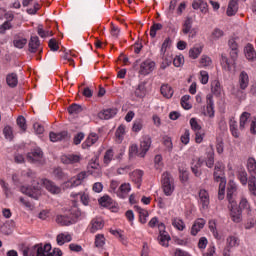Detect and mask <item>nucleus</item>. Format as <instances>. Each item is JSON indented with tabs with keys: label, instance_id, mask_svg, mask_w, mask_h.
I'll return each instance as SVG.
<instances>
[{
	"label": "nucleus",
	"instance_id": "29",
	"mask_svg": "<svg viewBox=\"0 0 256 256\" xmlns=\"http://www.w3.org/2000/svg\"><path fill=\"white\" fill-rule=\"evenodd\" d=\"M160 91L163 97H165L166 99H171V97H173V88L168 84H163L160 88Z\"/></svg>",
	"mask_w": 256,
	"mask_h": 256
},
{
	"label": "nucleus",
	"instance_id": "12",
	"mask_svg": "<svg viewBox=\"0 0 256 256\" xmlns=\"http://www.w3.org/2000/svg\"><path fill=\"white\" fill-rule=\"evenodd\" d=\"M150 147H151V137L143 136L142 140L140 141V153H138V157H145Z\"/></svg>",
	"mask_w": 256,
	"mask_h": 256
},
{
	"label": "nucleus",
	"instance_id": "21",
	"mask_svg": "<svg viewBox=\"0 0 256 256\" xmlns=\"http://www.w3.org/2000/svg\"><path fill=\"white\" fill-rule=\"evenodd\" d=\"M104 226L105 224L103 223V220L101 218H94L91 221L90 232L96 233V231L103 229Z\"/></svg>",
	"mask_w": 256,
	"mask_h": 256
},
{
	"label": "nucleus",
	"instance_id": "1",
	"mask_svg": "<svg viewBox=\"0 0 256 256\" xmlns=\"http://www.w3.org/2000/svg\"><path fill=\"white\" fill-rule=\"evenodd\" d=\"M163 193L167 197H171L175 191V178L169 172H164L161 178Z\"/></svg>",
	"mask_w": 256,
	"mask_h": 256
},
{
	"label": "nucleus",
	"instance_id": "18",
	"mask_svg": "<svg viewBox=\"0 0 256 256\" xmlns=\"http://www.w3.org/2000/svg\"><path fill=\"white\" fill-rule=\"evenodd\" d=\"M244 53H245V57H246V59H248V61H255L256 52H255V48H253L252 44L248 43L245 46Z\"/></svg>",
	"mask_w": 256,
	"mask_h": 256
},
{
	"label": "nucleus",
	"instance_id": "54",
	"mask_svg": "<svg viewBox=\"0 0 256 256\" xmlns=\"http://www.w3.org/2000/svg\"><path fill=\"white\" fill-rule=\"evenodd\" d=\"M161 29H163V25L161 23H156V24L152 25L150 28V36L152 38L156 37L157 31H161Z\"/></svg>",
	"mask_w": 256,
	"mask_h": 256
},
{
	"label": "nucleus",
	"instance_id": "11",
	"mask_svg": "<svg viewBox=\"0 0 256 256\" xmlns=\"http://www.w3.org/2000/svg\"><path fill=\"white\" fill-rule=\"evenodd\" d=\"M28 47V51H30V53H37V51H39V53H43V48H41V42L39 41V37L37 36H32L30 38Z\"/></svg>",
	"mask_w": 256,
	"mask_h": 256
},
{
	"label": "nucleus",
	"instance_id": "24",
	"mask_svg": "<svg viewBox=\"0 0 256 256\" xmlns=\"http://www.w3.org/2000/svg\"><path fill=\"white\" fill-rule=\"evenodd\" d=\"M239 87L244 91L246 87H249V75L247 72L242 71L239 75Z\"/></svg>",
	"mask_w": 256,
	"mask_h": 256
},
{
	"label": "nucleus",
	"instance_id": "9",
	"mask_svg": "<svg viewBox=\"0 0 256 256\" xmlns=\"http://www.w3.org/2000/svg\"><path fill=\"white\" fill-rule=\"evenodd\" d=\"M153 71H155V62H153L151 59H148L140 64L138 73L139 75H149V73H153Z\"/></svg>",
	"mask_w": 256,
	"mask_h": 256
},
{
	"label": "nucleus",
	"instance_id": "51",
	"mask_svg": "<svg viewBox=\"0 0 256 256\" xmlns=\"http://www.w3.org/2000/svg\"><path fill=\"white\" fill-rule=\"evenodd\" d=\"M105 245V236L103 234H97L95 236V247L101 248Z\"/></svg>",
	"mask_w": 256,
	"mask_h": 256
},
{
	"label": "nucleus",
	"instance_id": "34",
	"mask_svg": "<svg viewBox=\"0 0 256 256\" xmlns=\"http://www.w3.org/2000/svg\"><path fill=\"white\" fill-rule=\"evenodd\" d=\"M172 225L177 229L178 231H183L185 229V222L181 218L174 217L172 218Z\"/></svg>",
	"mask_w": 256,
	"mask_h": 256
},
{
	"label": "nucleus",
	"instance_id": "59",
	"mask_svg": "<svg viewBox=\"0 0 256 256\" xmlns=\"http://www.w3.org/2000/svg\"><path fill=\"white\" fill-rule=\"evenodd\" d=\"M3 134L6 139H9L11 141L13 139V128H11L10 126H5L3 129Z\"/></svg>",
	"mask_w": 256,
	"mask_h": 256
},
{
	"label": "nucleus",
	"instance_id": "30",
	"mask_svg": "<svg viewBox=\"0 0 256 256\" xmlns=\"http://www.w3.org/2000/svg\"><path fill=\"white\" fill-rule=\"evenodd\" d=\"M71 239H72L71 235L65 234V233L58 234L56 237V241L58 245H65V243L71 242Z\"/></svg>",
	"mask_w": 256,
	"mask_h": 256
},
{
	"label": "nucleus",
	"instance_id": "44",
	"mask_svg": "<svg viewBox=\"0 0 256 256\" xmlns=\"http://www.w3.org/2000/svg\"><path fill=\"white\" fill-rule=\"evenodd\" d=\"M145 93H147V89L145 88V83H140L135 90L136 97H145Z\"/></svg>",
	"mask_w": 256,
	"mask_h": 256
},
{
	"label": "nucleus",
	"instance_id": "10",
	"mask_svg": "<svg viewBox=\"0 0 256 256\" xmlns=\"http://www.w3.org/2000/svg\"><path fill=\"white\" fill-rule=\"evenodd\" d=\"M83 157L79 154L62 155L60 158L61 163L64 165H75V163H81Z\"/></svg>",
	"mask_w": 256,
	"mask_h": 256
},
{
	"label": "nucleus",
	"instance_id": "55",
	"mask_svg": "<svg viewBox=\"0 0 256 256\" xmlns=\"http://www.w3.org/2000/svg\"><path fill=\"white\" fill-rule=\"evenodd\" d=\"M125 125L121 124L117 130H116V133H115V136L117 137V139H119V141H122L123 140V135H125Z\"/></svg>",
	"mask_w": 256,
	"mask_h": 256
},
{
	"label": "nucleus",
	"instance_id": "56",
	"mask_svg": "<svg viewBox=\"0 0 256 256\" xmlns=\"http://www.w3.org/2000/svg\"><path fill=\"white\" fill-rule=\"evenodd\" d=\"M141 129H143V120H141V119L136 120L132 126V131L134 133H139V131H141Z\"/></svg>",
	"mask_w": 256,
	"mask_h": 256
},
{
	"label": "nucleus",
	"instance_id": "57",
	"mask_svg": "<svg viewBox=\"0 0 256 256\" xmlns=\"http://www.w3.org/2000/svg\"><path fill=\"white\" fill-rule=\"evenodd\" d=\"M161 59L164 60V62L169 65L170 63H173V54L171 52H166L164 54H160Z\"/></svg>",
	"mask_w": 256,
	"mask_h": 256
},
{
	"label": "nucleus",
	"instance_id": "2",
	"mask_svg": "<svg viewBox=\"0 0 256 256\" xmlns=\"http://www.w3.org/2000/svg\"><path fill=\"white\" fill-rule=\"evenodd\" d=\"M12 181L14 185H23V183H29V181H35V173L31 170L22 171L21 174H12Z\"/></svg>",
	"mask_w": 256,
	"mask_h": 256
},
{
	"label": "nucleus",
	"instance_id": "39",
	"mask_svg": "<svg viewBox=\"0 0 256 256\" xmlns=\"http://www.w3.org/2000/svg\"><path fill=\"white\" fill-rule=\"evenodd\" d=\"M226 241H227L226 249H231L233 247L239 246V238H237L235 236H229Z\"/></svg>",
	"mask_w": 256,
	"mask_h": 256
},
{
	"label": "nucleus",
	"instance_id": "26",
	"mask_svg": "<svg viewBox=\"0 0 256 256\" xmlns=\"http://www.w3.org/2000/svg\"><path fill=\"white\" fill-rule=\"evenodd\" d=\"M6 83L8 86H10L12 89L16 87L19 83V78L17 77L16 73H10L6 76Z\"/></svg>",
	"mask_w": 256,
	"mask_h": 256
},
{
	"label": "nucleus",
	"instance_id": "48",
	"mask_svg": "<svg viewBox=\"0 0 256 256\" xmlns=\"http://www.w3.org/2000/svg\"><path fill=\"white\" fill-rule=\"evenodd\" d=\"M189 99H191V96H189V95H184L181 98V106L183 107V109H186V110L191 109L192 105L189 102Z\"/></svg>",
	"mask_w": 256,
	"mask_h": 256
},
{
	"label": "nucleus",
	"instance_id": "6",
	"mask_svg": "<svg viewBox=\"0 0 256 256\" xmlns=\"http://www.w3.org/2000/svg\"><path fill=\"white\" fill-rule=\"evenodd\" d=\"M228 209L230 211V217L234 223H241V221H243V212L239 209L237 203L228 205Z\"/></svg>",
	"mask_w": 256,
	"mask_h": 256
},
{
	"label": "nucleus",
	"instance_id": "62",
	"mask_svg": "<svg viewBox=\"0 0 256 256\" xmlns=\"http://www.w3.org/2000/svg\"><path fill=\"white\" fill-rule=\"evenodd\" d=\"M205 138V131L198 130L195 132V141L196 143H203V139Z\"/></svg>",
	"mask_w": 256,
	"mask_h": 256
},
{
	"label": "nucleus",
	"instance_id": "3",
	"mask_svg": "<svg viewBox=\"0 0 256 256\" xmlns=\"http://www.w3.org/2000/svg\"><path fill=\"white\" fill-rule=\"evenodd\" d=\"M213 177L214 181L217 183L227 181V179H225V164H223V162L218 161L215 163Z\"/></svg>",
	"mask_w": 256,
	"mask_h": 256
},
{
	"label": "nucleus",
	"instance_id": "52",
	"mask_svg": "<svg viewBox=\"0 0 256 256\" xmlns=\"http://www.w3.org/2000/svg\"><path fill=\"white\" fill-rule=\"evenodd\" d=\"M114 155H115V153H113V149H109L105 152V154H104L105 165H109V163H111V161H113Z\"/></svg>",
	"mask_w": 256,
	"mask_h": 256
},
{
	"label": "nucleus",
	"instance_id": "27",
	"mask_svg": "<svg viewBox=\"0 0 256 256\" xmlns=\"http://www.w3.org/2000/svg\"><path fill=\"white\" fill-rule=\"evenodd\" d=\"M229 127L232 135L235 137V139H239V136L241 133H239V129H237V121L235 120V117H231L229 120Z\"/></svg>",
	"mask_w": 256,
	"mask_h": 256
},
{
	"label": "nucleus",
	"instance_id": "20",
	"mask_svg": "<svg viewBox=\"0 0 256 256\" xmlns=\"http://www.w3.org/2000/svg\"><path fill=\"white\" fill-rule=\"evenodd\" d=\"M131 191V184L129 183H123L118 191H117V195L118 197H120V199H125V197H127V195H129V192Z\"/></svg>",
	"mask_w": 256,
	"mask_h": 256
},
{
	"label": "nucleus",
	"instance_id": "38",
	"mask_svg": "<svg viewBox=\"0 0 256 256\" xmlns=\"http://www.w3.org/2000/svg\"><path fill=\"white\" fill-rule=\"evenodd\" d=\"M249 117H251V114L249 112H244L240 116V124H239L240 131H243V129H245V125H247V121H249Z\"/></svg>",
	"mask_w": 256,
	"mask_h": 256
},
{
	"label": "nucleus",
	"instance_id": "47",
	"mask_svg": "<svg viewBox=\"0 0 256 256\" xmlns=\"http://www.w3.org/2000/svg\"><path fill=\"white\" fill-rule=\"evenodd\" d=\"M248 188L249 191L252 195H254V197H256V178L255 177H251L248 181Z\"/></svg>",
	"mask_w": 256,
	"mask_h": 256
},
{
	"label": "nucleus",
	"instance_id": "41",
	"mask_svg": "<svg viewBox=\"0 0 256 256\" xmlns=\"http://www.w3.org/2000/svg\"><path fill=\"white\" fill-rule=\"evenodd\" d=\"M223 35H225V32H223V30L219 29V28H215L212 33H211V40L212 41H218V39H221V37H223Z\"/></svg>",
	"mask_w": 256,
	"mask_h": 256
},
{
	"label": "nucleus",
	"instance_id": "49",
	"mask_svg": "<svg viewBox=\"0 0 256 256\" xmlns=\"http://www.w3.org/2000/svg\"><path fill=\"white\" fill-rule=\"evenodd\" d=\"M16 123L23 132L27 131V120H25V117L19 116L16 120Z\"/></svg>",
	"mask_w": 256,
	"mask_h": 256
},
{
	"label": "nucleus",
	"instance_id": "4",
	"mask_svg": "<svg viewBox=\"0 0 256 256\" xmlns=\"http://www.w3.org/2000/svg\"><path fill=\"white\" fill-rule=\"evenodd\" d=\"M51 251V244H36L30 247L31 256H46Z\"/></svg>",
	"mask_w": 256,
	"mask_h": 256
},
{
	"label": "nucleus",
	"instance_id": "46",
	"mask_svg": "<svg viewBox=\"0 0 256 256\" xmlns=\"http://www.w3.org/2000/svg\"><path fill=\"white\" fill-rule=\"evenodd\" d=\"M191 27H193V20L191 18H187L183 24L182 33H184V35H187V33L191 31Z\"/></svg>",
	"mask_w": 256,
	"mask_h": 256
},
{
	"label": "nucleus",
	"instance_id": "28",
	"mask_svg": "<svg viewBox=\"0 0 256 256\" xmlns=\"http://www.w3.org/2000/svg\"><path fill=\"white\" fill-rule=\"evenodd\" d=\"M247 169H248L251 177H254V179H256V160H255V158H248Z\"/></svg>",
	"mask_w": 256,
	"mask_h": 256
},
{
	"label": "nucleus",
	"instance_id": "32",
	"mask_svg": "<svg viewBox=\"0 0 256 256\" xmlns=\"http://www.w3.org/2000/svg\"><path fill=\"white\" fill-rule=\"evenodd\" d=\"M136 211L139 213L140 223H147V217H149V212L139 206H135Z\"/></svg>",
	"mask_w": 256,
	"mask_h": 256
},
{
	"label": "nucleus",
	"instance_id": "17",
	"mask_svg": "<svg viewBox=\"0 0 256 256\" xmlns=\"http://www.w3.org/2000/svg\"><path fill=\"white\" fill-rule=\"evenodd\" d=\"M205 219L203 218H199L197 219L194 224L192 225L191 228V235H197V233H199V231H201V229H203V227H205Z\"/></svg>",
	"mask_w": 256,
	"mask_h": 256
},
{
	"label": "nucleus",
	"instance_id": "15",
	"mask_svg": "<svg viewBox=\"0 0 256 256\" xmlns=\"http://www.w3.org/2000/svg\"><path fill=\"white\" fill-rule=\"evenodd\" d=\"M49 137L52 143H57V141H63L65 139H69V133L67 131H62L59 133L50 132Z\"/></svg>",
	"mask_w": 256,
	"mask_h": 256
},
{
	"label": "nucleus",
	"instance_id": "7",
	"mask_svg": "<svg viewBox=\"0 0 256 256\" xmlns=\"http://www.w3.org/2000/svg\"><path fill=\"white\" fill-rule=\"evenodd\" d=\"M86 177L87 172L82 171L76 176L72 177L70 180H68L65 185L66 187H79V185H83V181H85Z\"/></svg>",
	"mask_w": 256,
	"mask_h": 256
},
{
	"label": "nucleus",
	"instance_id": "63",
	"mask_svg": "<svg viewBox=\"0 0 256 256\" xmlns=\"http://www.w3.org/2000/svg\"><path fill=\"white\" fill-rule=\"evenodd\" d=\"M238 209H240L241 211L242 209H246V211H249V209H251V206L249 205V201H247V198L241 199Z\"/></svg>",
	"mask_w": 256,
	"mask_h": 256
},
{
	"label": "nucleus",
	"instance_id": "42",
	"mask_svg": "<svg viewBox=\"0 0 256 256\" xmlns=\"http://www.w3.org/2000/svg\"><path fill=\"white\" fill-rule=\"evenodd\" d=\"M83 111V108L79 104H72L68 107V113L70 115H78V113H81Z\"/></svg>",
	"mask_w": 256,
	"mask_h": 256
},
{
	"label": "nucleus",
	"instance_id": "40",
	"mask_svg": "<svg viewBox=\"0 0 256 256\" xmlns=\"http://www.w3.org/2000/svg\"><path fill=\"white\" fill-rule=\"evenodd\" d=\"M37 33L39 35V37L45 38V37H52L53 32L52 31H48L45 30V28H43V25H38L37 27Z\"/></svg>",
	"mask_w": 256,
	"mask_h": 256
},
{
	"label": "nucleus",
	"instance_id": "45",
	"mask_svg": "<svg viewBox=\"0 0 256 256\" xmlns=\"http://www.w3.org/2000/svg\"><path fill=\"white\" fill-rule=\"evenodd\" d=\"M158 240L162 247H169V241H171V237H169L167 234H160Z\"/></svg>",
	"mask_w": 256,
	"mask_h": 256
},
{
	"label": "nucleus",
	"instance_id": "43",
	"mask_svg": "<svg viewBox=\"0 0 256 256\" xmlns=\"http://www.w3.org/2000/svg\"><path fill=\"white\" fill-rule=\"evenodd\" d=\"M202 52H203L202 47H194L189 50V57H191V59H197V57H199Z\"/></svg>",
	"mask_w": 256,
	"mask_h": 256
},
{
	"label": "nucleus",
	"instance_id": "22",
	"mask_svg": "<svg viewBox=\"0 0 256 256\" xmlns=\"http://www.w3.org/2000/svg\"><path fill=\"white\" fill-rule=\"evenodd\" d=\"M131 180L136 183L137 188L141 187V181H143V171L141 170H134L130 174Z\"/></svg>",
	"mask_w": 256,
	"mask_h": 256
},
{
	"label": "nucleus",
	"instance_id": "33",
	"mask_svg": "<svg viewBox=\"0 0 256 256\" xmlns=\"http://www.w3.org/2000/svg\"><path fill=\"white\" fill-rule=\"evenodd\" d=\"M99 140V136H97V134L95 133H91L86 141L83 143V147H91V145H95V143H97V141Z\"/></svg>",
	"mask_w": 256,
	"mask_h": 256
},
{
	"label": "nucleus",
	"instance_id": "64",
	"mask_svg": "<svg viewBox=\"0 0 256 256\" xmlns=\"http://www.w3.org/2000/svg\"><path fill=\"white\" fill-rule=\"evenodd\" d=\"M48 46L50 47L51 51H59V43L55 38L49 40Z\"/></svg>",
	"mask_w": 256,
	"mask_h": 256
},
{
	"label": "nucleus",
	"instance_id": "37",
	"mask_svg": "<svg viewBox=\"0 0 256 256\" xmlns=\"http://www.w3.org/2000/svg\"><path fill=\"white\" fill-rule=\"evenodd\" d=\"M171 38L167 37L164 42L162 43L160 49V55H165V53H169V49L171 48Z\"/></svg>",
	"mask_w": 256,
	"mask_h": 256
},
{
	"label": "nucleus",
	"instance_id": "58",
	"mask_svg": "<svg viewBox=\"0 0 256 256\" xmlns=\"http://www.w3.org/2000/svg\"><path fill=\"white\" fill-rule=\"evenodd\" d=\"M238 179L242 185H247V182L249 179L247 178V172L245 170H242L238 173Z\"/></svg>",
	"mask_w": 256,
	"mask_h": 256
},
{
	"label": "nucleus",
	"instance_id": "35",
	"mask_svg": "<svg viewBox=\"0 0 256 256\" xmlns=\"http://www.w3.org/2000/svg\"><path fill=\"white\" fill-rule=\"evenodd\" d=\"M56 223L62 227H65L67 225H71V218L68 216L59 215L56 217Z\"/></svg>",
	"mask_w": 256,
	"mask_h": 256
},
{
	"label": "nucleus",
	"instance_id": "23",
	"mask_svg": "<svg viewBox=\"0 0 256 256\" xmlns=\"http://www.w3.org/2000/svg\"><path fill=\"white\" fill-rule=\"evenodd\" d=\"M207 2L203 0H194L192 3L193 9H200L201 13H207L209 11Z\"/></svg>",
	"mask_w": 256,
	"mask_h": 256
},
{
	"label": "nucleus",
	"instance_id": "60",
	"mask_svg": "<svg viewBox=\"0 0 256 256\" xmlns=\"http://www.w3.org/2000/svg\"><path fill=\"white\" fill-rule=\"evenodd\" d=\"M51 215V212L47 209L42 210L38 213V219H41V221H47Z\"/></svg>",
	"mask_w": 256,
	"mask_h": 256
},
{
	"label": "nucleus",
	"instance_id": "50",
	"mask_svg": "<svg viewBox=\"0 0 256 256\" xmlns=\"http://www.w3.org/2000/svg\"><path fill=\"white\" fill-rule=\"evenodd\" d=\"M227 185V181H222L219 184V190H218V199L222 201V199L225 198V186Z\"/></svg>",
	"mask_w": 256,
	"mask_h": 256
},
{
	"label": "nucleus",
	"instance_id": "19",
	"mask_svg": "<svg viewBox=\"0 0 256 256\" xmlns=\"http://www.w3.org/2000/svg\"><path fill=\"white\" fill-rule=\"evenodd\" d=\"M237 11H239V4L237 3V0H231L228 4L226 15H228V17H233V15L237 14Z\"/></svg>",
	"mask_w": 256,
	"mask_h": 256
},
{
	"label": "nucleus",
	"instance_id": "5",
	"mask_svg": "<svg viewBox=\"0 0 256 256\" xmlns=\"http://www.w3.org/2000/svg\"><path fill=\"white\" fill-rule=\"evenodd\" d=\"M27 161H29V163H38L39 165H43V163H45L43 151L41 149L32 150L27 154Z\"/></svg>",
	"mask_w": 256,
	"mask_h": 256
},
{
	"label": "nucleus",
	"instance_id": "61",
	"mask_svg": "<svg viewBox=\"0 0 256 256\" xmlns=\"http://www.w3.org/2000/svg\"><path fill=\"white\" fill-rule=\"evenodd\" d=\"M190 125H191V129L192 131L194 132H197V131H201V125H199V123L197 122V119L196 118H191L190 119Z\"/></svg>",
	"mask_w": 256,
	"mask_h": 256
},
{
	"label": "nucleus",
	"instance_id": "13",
	"mask_svg": "<svg viewBox=\"0 0 256 256\" xmlns=\"http://www.w3.org/2000/svg\"><path fill=\"white\" fill-rule=\"evenodd\" d=\"M42 183L45 189H47L49 193H52V195H59V193H61V188L55 185V183H53L52 181L45 179L42 180Z\"/></svg>",
	"mask_w": 256,
	"mask_h": 256
},
{
	"label": "nucleus",
	"instance_id": "25",
	"mask_svg": "<svg viewBox=\"0 0 256 256\" xmlns=\"http://www.w3.org/2000/svg\"><path fill=\"white\" fill-rule=\"evenodd\" d=\"M115 115H117V109L109 108L100 112L98 117L100 119H111L112 117H115Z\"/></svg>",
	"mask_w": 256,
	"mask_h": 256
},
{
	"label": "nucleus",
	"instance_id": "53",
	"mask_svg": "<svg viewBox=\"0 0 256 256\" xmlns=\"http://www.w3.org/2000/svg\"><path fill=\"white\" fill-rule=\"evenodd\" d=\"M200 67H210V65L213 63L211 58L207 55H203L200 59Z\"/></svg>",
	"mask_w": 256,
	"mask_h": 256
},
{
	"label": "nucleus",
	"instance_id": "31",
	"mask_svg": "<svg viewBox=\"0 0 256 256\" xmlns=\"http://www.w3.org/2000/svg\"><path fill=\"white\" fill-rule=\"evenodd\" d=\"M13 45L17 49H23V47H25L27 45V39L23 38L21 36H15V38L13 40Z\"/></svg>",
	"mask_w": 256,
	"mask_h": 256
},
{
	"label": "nucleus",
	"instance_id": "16",
	"mask_svg": "<svg viewBox=\"0 0 256 256\" xmlns=\"http://www.w3.org/2000/svg\"><path fill=\"white\" fill-rule=\"evenodd\" d=\"M199 201L203 209H207L209 207L210 198H209V192H207V190L201 189L199 191Z\"/></svg>",
	"mask_w": 256,
	"mask_h": 256
},
{
	"label": "nucleus",
	"instance_id": "14",
	"mask_svg": "<svg viewBox=\"0 0 256 256\" xmlns=\"http://www.w3.org/2000/svg\"><path fill=\"white\" fill-rule=\"evenodd\" d=\"M235 193H237V186L235 185V183L230 182L227 188V199L229 205L237 203V201H235Z\"/></svg>",
	"mask_w": 256,
	"mask_h": 256
},
{
	"label": "nucleus",
	"instance_id": "36",
	"mask_svg": "<svg viewBox=\"0 0 256 256\" xmlns=\"http://www.w3.org/2000/svg\"><path fill=\"white\" fill-rule=\"evenodd\" d=\"M99 205H101V207H113V199H111V197L109 196H103L101 197L99 200Z\"/></svg>",
	"mask_w": 256,
	"mask_h": 256
},
{
	"label": "nucleus",
	"instance_id": "8",
	"mask_svg": "<svg viewBox=\"0 0 256 256\" xmlns=\"http://www.w3.org/2000/svg\"><path fill=\"white\" fill-rule=\"evenodd\" d=\"M21 193H24V195H28V197H31L32 199H39L41 197V187L34 186L33 188H29L27 186H21L20 188Z\"/></svg>",
	"mask_w": 256,
	"mask_h": 256
}]
</instances>
